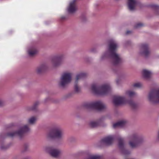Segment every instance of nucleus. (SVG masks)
<instances>
[{
	"label": "nucleus",
	"instance_id": "nucleus-30",
	"mask_svg": "<svg viewBox=\"0 0 159 159\" xmlns=\"http://www.w3.org/2000/svg\"><path fill=\"white\" fill-rule=\"evenodd\" d=\"M3 102L2 101L0 100V106L2 105Z\"/></svg>",
	"mask_w": 159,
	"mask_h": 159
},
{
	"label": "nucleus",
	"instance_id": "nucleus-10",
	"mask_svg": "<svg viewBox=\"0 0 159 159\" xmlns=\"http://www.w3.org/2000/svg\"><path fill=\"white\" fill-rule=\"evenodd\" d=\"M45 150L52 157L54 158L58 157L61 153L59 150L52 147H47L45 148Z\"/></svg>",
	"mask_w": 159,
	"mask_h": 159
},
{
	"label": "nucleus",
	"instance_id": "nucleus-22",
	"mask_svg": "<svg viewBox=\"0 0 159 159\" xmlns=\"http://www.w3.org/2000/svg\"><path fill=\"white\" fill-rule=\"evenodd\" d=\"M143 74L144 78H147L150 77L151 72L146 70H143Z\"/></svg>",
	"mask_w": 159,
	"mask_h": 159
},
{
	"label": "nucleus",
	"instance_id": "nucleus-16",
	"mask_svg": "<svg viewBox=\"0 0 159 159\" xmlns=\"http://www.w3.org/2000/svg\"><path fill=\"white\" fill-rule=\"evenodd\" d=\"M118 147L122 150V153L125 155L128 154L130 153L129 151L124 150V141L120 137L118 138Z\"/></svg>",
	"mask_w": 159,
	"mask_h": 159
},
{
	"label": "nucleus",
	"instance_id": "nucleus-29",
	"mask_svg": "<svg viewBox=\"0 0 159 159\" xmlns=\"http://www.w3.org/2000/svg\"><path fill=\"white\" fill-rule=\"evenodd\" d=\"M142 25H143L142 24L140 23H139L137 24L136 25V27L137 28V27H140L142 26Z\"/></svg>",
	"mask_w": 159,
	"mask_h": 159
},
{
	"label": "nucleus",
	"instance_id": "nucleus-23",
	"mask_svg": "<svg viewBox=\"0 0 159 159\" xmlns=\"http://www.w3.org/2000/svg\"><path fill=\"white\" fill-rule=\"evenodd\" d=\"M46 66L44 65H42L39 67L37 70V72L38 73H40L42 72L45 69Z\"/></svg>",
	"mask_w": 159,
	"mask_h": 159
},
{
	"label": "nucleus",
	"instance_id": "nucleus-26",
	"mask_svg": "<svg viewBox=\"0 0 159 159\" xmlns=\"http://www.w3.org/2000/svg\"><path fill=\"white\" fill-rule=\"evenodd\" d=\"M39 104V102H36L34 103L33 106L31 108V110H35Z\"/></svg>",
	"mask_w": 159,
	"mask_h": 159
},
{
	"label": "nucleus",
	"instance_id": "nucleus-31",
	"mask_svg": "<svg viewBox=\"0 0 159 159\" xmlns=\"http://www.w3.org/2000/svg\"><path fill=\"white\" fill-rule=\"evenodd\" d=\"M130 33V31H128L127 32H126V34H128L129 33Z\"/></svg>",
	"mask_w": 159,
	"mask_h": 159
},
{
	"label": "nucleus",
	"instance_id": "nucleus-34",
	"mask_svg": "<svg viewBox=\"0 0 159 159\" xmlns=\"http://www.w3.org/2000/svg\"><path fill=\"white\" fill-rule=\"evenodd\" d=\"M158 136L159 138V132H158Z\"/></svg>",
	"mask_w": 159,
	"mask_h": 159
},
{
	"label": "nucleus",
	"instance_id": "nucleus-4",
	"mask_svg": "<svg viewBox=\"0 0 159 159\" xmlns=\"http://www.w3.org/2000/svg\"><path fill=\"white\" fill-rule=\"evenodd\" d=\"M84 106L87 109H94L99 111L103 110L106 108L105 105L100 101L87 102L84 104Z\"/></svg>",
	"mask_w": 159,
	"mask_h": 159
},
{
	"label": "nucleus",
	"instance_id": "nucleus-21",
	"mask_svg": "<svg viewBox=\"0 0 159 159\" xmlns=\"http://www.w3.org/2000/svg\"><path fill=\"white\" fill-rule=\"evenodd\" d=\"M136 93L134 91L131 90H128L125 93V95L129 98H132L136 95Z\"/></svg>",
	"mask_w": 159,
	"mask_h": 159
},
{
	"label": "nucleus",
	"instance_id": "nucleus-32",
	"mask_svg": "<svg viewBox=\"0 0 159 159\" xmlns=\"http://www.w3.org/2000/svg\"><path fill=\"white\" fill-rule=\"evenodd\" d=\"M65 19V16H62L61 17V19L62 20H63V19Z\"/></svg>",
	"mask_w": 159,
	"mask_h": 159
},
{
	"label": "nucleus",
	"instance_id": "nucleus-27",
	"mask_svg": "<svg viewBox=\"0 0 159 159\" xmlns=\"http://www.w3.org/2000/svg\"><path fill=\"white\" fill-rule=\"evenodd\" d=\"M133 86L134 87L140 88L142 86V84L140 83H136L133 85Z\"/></svg>",
	"mask_w": 159,
	"mask_h": 159
},
{
	"label": "nucleus",
	"instance_id": "nucleus-11",
	"mask_svg": "<svg viewBox=\"0 0 159 159\" xmlns=\"http://www.w3.org/2000/svg\"><path fill=\"white\" fill-rule=\"evenodd\" d=\"M140 54L145 57H147L150 54L148 50V46L146 44H143L141 45L140 48Z\"/></svg>",
	"mask_w": 159,
	"mask_h": 159
},
{
	"label": "nucleus",
	"instance_id": "nucleus-9",
	"mask_svg": "<svg viewBox=\"0 0 159 159\" xmlns=\"http://www.w3.org/2000/svg\"><path fill=\"white\" fill-rule=\"evenodd\" d=\"M148 99L153 103L159 102V89H152L149 93Z\"/></svg>",
	"mask_w": 159,
	"mask_h": 159
},
{
	"label": "nucleus",
	"instance_id": "nucleus-19",
	"mask_svg": "<svg viewBox=\"0 0 159 159\" xmlns=\"http://www.w3.org/2000/svg\"><path fill=\"white\" fill-rule=\"evenodd\" d=\"M28 52L30 56H33L37 53V51L35 47H32L28 50Z\"/></svg>",
	"mask_w": 159,
	"mask_h": 159
},
{
	"label": "nucleus",
	"instance_id": "nucleus-33",
	"mask_svg": "<svg viewBox=\"0 0 159 159\" xmlns=\"http://www.w3.org/2000/svg\"><path fill=\"white\" fill-rule=\"evenodd\" d=\"M1 148L2 149H4V148H3V146L1 147Z\"/></svg>",
	"mask_w": 159,
	"mask_h": 159
},
{
	"label": "nucleus",
	"instance_id": "nucleus-15",
	"mask_svg": "<svg viewBox=\"0 0 159 159\" xmlns=\"http://www.w3.org/2000/svg\"><path fill=\"white\" fill-rule=\"evenodd\" d=\"M64 58V56L61 55L54 57L52 60L53 65L56 66L60 65Z\"/></svg>",
	"mask_w": 159,
	"mask_h": 159
},
{
	"label": "nucleus",
	"instance_id": "nucleus-20",
	"mask_svg": "<svg viewBox=\"0 0 159 159\" xmlns=\"http://www.w3.org/2000/svg\"><path fill=\"white\" fill-rule=\"evenodd\" d=\"M99 125V122L98 121H92L89 123L90 127L94 128L98 126Z\"/></svg>",
	"mask_w": 159,
	"mask_h": 159
},
{
	"label": "nucleus",
	"instance_id": "nucleus-8",
	"mask_svg": "<svg viewBox=\"0 0 159 159\" xmlns=\"http://www.w3.org/2000/svg\"><path fill=\"white\" fill-rule=\"evenodd\" d=\"M71 79V74L68 72H64L62 74L59 82V85L62 87H64L69 83Z\"/></svg>",
	"mask_w": 159,
	"mask_h": 159
},
{
	"label": "nucleus",
	"instance_id": "nucleus-2",
	"mask_svg": "<svg viewBox=\"0 0 159 159\" xmlns=\"http://www.w3.org/2000/svg\"><path fill=\"white\" fill-rule=\"evenodd\" d=\"M91 89L95 94L98 95H104L110 92L111 88L109 84H104L101 86L97 84H93L92 85Z\"/></svg>",
	"mask_w": 159,
	"mask_h": 159
},
{
	"label": "nucleus",
	"instance_id": "nucleus-14",
	"mask_svg": "<svg viewBox=\"0 0 159 159\" xmlns=\"http://www.w3.org/2000/svg\"><path fill=\"white\" fill-rule=\"evenodd\" d=\"M77 0H73L69 3V7L67 8L68 12L70 13H74L77 10V7L75 4Z\"/></svg>",
	"mask_w": 159,
	"mask_h": 159
},
{
	"label": "nucleus",
	"instance_id": "nucleus-7",
	"mask_svg": "<svg viewBox=\"0 0 159 159\" xmlns=\"http://www.w3.org/2000/svg\"><path fill=\"white\" fill-rule=\"evenodd\" d=\"M30 128L27 125H25L20 128L19 130L17 132H12L8 133L7 135L10 137L18 136L20 138L24 135L25 133L30 130Z\"/></svg>",
	"mask_w": 159,
	"mask_h": 159
},
{
	"label": "nucleus",
	"instance_id": "nucleus-17",
	"mask_svg": "<svg viewBox=\"0 0 159 159\" xmlns=\"http://www.w3.org/2000/svg\"><path fill=\"white\" fill-rule=\"evenodd\" d=\"M138 3L136 0H128V5L129 9L131 11H134L138 5Z\"/></svg>",
	"mask_w": 159,
	"mask_h": 159
},
{
	"label": "nucleus",
	"instance_id": "nucleus-5",
	"mask_svg": "<svg viewBox=\"0 0 159 159\" xmlns=\"http://www.w3.org/2000/svg\"><path fill=\"white\" fill-rule=\"evenodd\" d=\"M113 102L116 106L120 105L126 103H127L132 108H134L137 107V105L132 101H127L125 97L120 96H115L114 97Z\"/></svg>",
	"mask_w": 159,
	"mask_h": 159
},
{
	"label": "nucleus",
	"instance_id": "nucleus-3",
	"mask_svg": "<svg viewBox=\"0 0 159 159\" xmlns=\"http://www.w3.org/2000/svg\"><path fill=\"white\" fill-rule=\"evenodd\" d=\"M47 137L49 139H61L64 137V133L61 128L57 127L50 130L47 135Z\"/></svg>",
	"mask_w": 159,
	"mask_h": 159
},
{
	"label": "nucleus",
	"instance_id": "nucleus-13",
	"mask_svg": "<svg viewBox=\"0 0 159 159\" xmlns=\"http://www.w3.org/2000/svg\"><path fill=\"white\" fill-rule=\"evenodd\" d=\"M86 74L84 73H81L76 75L74 86L75 91V92L78 93L80 92V88L78 87L77 84L78 80L84 78L86 76Z\"/></svg>",
	"mask_w": 159,
	"mask_h": 159
},
{
	"label": "nucleus",
	"instance_id": "nucleus-25",
	"mask_svg": "<svg viewBox=\"0 0 159 159\" xmlns=\"http://www.w3.org/2000/svg\"><path fill=\"white\" fill-rule=\"evenodd\" d=\"M85 159H100V157L98 156H90Z\"/></svg>",
	"mask_w": 159,
	"mask_h": 159
},
{
	"label": "nucleus",
	"instance_id": "nucleus-6",
	"mask_svg": "<svg viewBox=\"0 0 159 159\" xmlns=\"http://www.w3.org/2000/svg\"><path fill=\"white\" fill-rule=\"evenodd\" d=\"M129 144L132 148H136L142 143L143 139L139 137L136 134H134L129 137Z\"/></svg>",
	"mask_w": 159,
	"mask_h": 159
},
{
	"label": "nucleus",
	"instance_id": "nucleus-28",
	"mask_svg": "<svg viewBox=\"0 0 159 159\" xmlns=\"http://www.w3.org/2000/svg\"><path fill=\"white\" fill-rule=\"evenodd\" d=\"M151 7L155 9H157L158 8V6L156 5L153 4L151 5Z\"/></svg>",
	"mask_w": 159,
	"mask_h": 159
},
{
	"label": "nucleus",
	"instance_id": "nucleus-18",
	"mask_svg": "<svg viewBox=\"0 0 159 159\" xmlns=\"http://www.w3.org/2000/svg\"><path fill=\"white\" fill-rule=\"evenodd\" d=\"M126 124V121L125 120L120 121L114 124L113 127L114 128L116 127H121L124 126Z\"/></svg>",
	"mask_w": 159,
	"mask_h": 159
},
{
	"label": "nucleus",
	"instance_id": "nucleus-24",
	"mask_svg": "<svg viewBox=\"0 0 159 159\" xmlns=\"http://www.w3.org/2000/svg\"><path fill=\"white\" fill-rule=\"evenodd\" d=\"M36 120V119L35 117H32L28 120V122L29 123L32 124L34 123Z\"/></svg>",
	"mask_w": 159,
	"mask_h": 159
},
{
	"label": "nucleus",
	"instance_id": "nucleus-1",
	"mask_svg": "<svg viewBox=\"0 0 159 159\" xmlns=\"http://www.w3.org/2000/svg\"><path fill=\"white\" fill-rule=\"evenodd\" d=\"M109 43L108 50L102 56L101 59L102 60L106 58H111L113 60V65H117L121 61L119 56L116 52L118 44L116 41L112 39L110 40Z\"/></svg>",
	"mask_w": 159,
	"mask_h": 159
},
{
	"label": "nucleus",
	"instance_id": "nucleus-12",
	"mask_svg": "<svg viewBox=\"0 0 159 159\" xmlns=\"http://www.w3.org/2000/svg\"><path fill=\"white\" fill-rule=\"evenodd\" d=\"M116 138L115 135H110L102 139L101 142L103 144L108 145L111 144Z\"/></svg>",
	"mask_w": 159,
	"mask_h": 159
}]
</instances>
